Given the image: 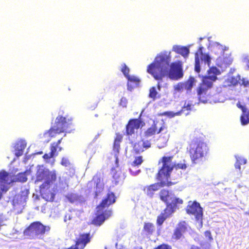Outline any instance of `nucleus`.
Listing matches in <instances>:
<instances>
[{
	"mask_svg": "<svg viewBox=\"0 0 249 249\" xmlns=\"http://www.w3.org/2000/svg\"><path fill=\"white\" fill-rule=\"evenodd\" d=\"M170 62L171 52H161L156 56L154 61L148 66L147 71L157 80L166 76L173 80L181 78L183 77L181 62L175 61L170 65Z\"/></svg>",
	"mask_w": 249,
	"mask_h": 249,
	"instance_id": "1",
	"label": "nucleus"
},
{
	"mask_svg": "<svg viewBox=\"0 0 249 249\" xmlns=\"http://www.w3.org/2000/svg\"><path fill=\"white\" fill-rule=\"evenodd\" d=\"M207 72V75L203 77V83L197 90L199 100L203 103H207L208 101L212 102L208 98V89L212 87L213 82L217 79V76L221 74L220 71L215 67L210 68Z\"/></svg>",
	"mask_w": 249,
	"mask_h": 249,
	"instance_id": "2",
	"label": "nucleus"
},
{
	"mask_svg": "<svg viewBox=\"0 0 249 249\" xmlns=\"http://www.w3.org/2000/svg\"><path fill=\"white\" fill-rule=\"evenodd\" d=\"M172 159L173 157H163L159 161V164H162V167L159 172V178L163 185L168 184V178L174 168L185 169L186 168L185 164L181 163L176 164L172 162Z\"/></svg>",
	"mask_w": 249,
	"mask_h": 249,
	"instance_id": "3",
	"label": "nucleus"
},
{
	"mask_svg": "<svg viewBox=\"0 0 249 249\" xmlns=\"http://www.w3.org/2000/svg\"><path fill=\"white\" fill-rule=\"evenodd\" d=\"M36 183L39 181H44V183L40 185L41 191L43 192L46 188H48L50 183L55 181L56 178L55 171H49L42 165H37L36 167Z\"/></svg>",
	"mask_w": 249,
	"mask_h": 249,
	"instance_id": "4",
	"label": "nucleus"
},
{
	"mask_svg": "<svg viewBox=\"0 0 249 249\" xmlns=\"http://www.w3.org/2000/svg\"><path fill=\"white\" fill-rule=\"evenodd\" d=\"M115 201L114 195L112 193H108L107 198L103 200L101 204L97 208V216L94 221L95 224L100 225L103 223L106 219L105 216L102 214L103 209L114 203Z\"/></svg>",
	"mask_w": 249,
	"mask_h": 249,
	"instance_id": "5",
	"label": "nucleus"
},
{
	"mask_svg": "<svg viewBox=\"0 0 249 249\" xmlns=\"http://www.w3.org/2000/svg\"><path fill=\"white\" fill-rule=\"evenodd\" d=\"M160 197L161 199L167 204L166 211L170 209L172 212H174L177 204H182L183 202L181 199L176 198L174 195L169 194L167 191L164 190L160 191Z\"/></svg>",
	"mask_w": 249,
	"mask_h": 249,
	"instance_id": "6",
	"label": "nucleus"
},
{
	"mask_svg": "<svg viewBox=\"0 0 249 249\" xmlns=\"http://www.w3.org/2000/svg\"><path fill=\"white\" fill-rule=\"evenodd\" d=\"M207 147L205 143L193 142L190 145V153L193 160L204 156L207 152Z\"/></svg>",
	"mask_w": 249,
	"mask_h": 249,
	"instance_id": "7",
	"label": "nucleus"
},
{
	"mask_svg": "<svg viewBox=\"0 0 249 249\" xmlns=\"http://www.w3.org/2000/svg\"><path fill=\"white\" fill-rule=\"evenodd\" d=\"M69 124V121H67V119L65 117L58 116L56 118L55 124L49 132L44 134V136L48 135L53 137L54 134L64 132L68 127Z\"/></svg>",
	"mask_w": 249,
	"mask_h": 249,
	"instance_id": "8",
	"label": "nucleus"
},
{
	"mask_svg": "<svg viewBox=\"0 0 249 249\" xmlns=\"http://www.w3.org/2000/svg\"><path fill=\"white\" fill-rule=\"evenodd\" d=\"M201 49L202 48L200 47L195 55V71L197 72L200 71V67L203 64L207 65L209 67L211 60L209 55L202 53Z\"/></svg>",
	"mask_w": 249,
	"mask_h": 249,
	"instance_id": "9",
	"label": "nucleus"
},
{
	"mask_svg": "<svg viewBox=\"0 0 249 249\" xmlns=\"http://www.w3.org/2000/svg\"><path fill=\"white\" fill-rule=\"evenodd\" d=\"M49 227H44L39 222H36L32 224L24 232L25 235L30 236L32 237L39 234L44 233L46 231H48Z\"/></svg>",
	"mask_w": 249,
	"mask_h": 249,
	"instance_id": "10",
	"label": "nucleus"
},
{
	"mask_svg": "<svg viewBox=\"0 0 249 249\" xmlns=\"http://www.w3.org/2000/svg\"><path fill=\"white\" fill-rule=\"evenodd\" d=\"M187 212L188 213L194 215L196 220L200 221L202 224V217L203 215L202 209L200 207L199 203L195 202H189Z\"/></svg>",
	"mask_w": 249,
	"mask_h": 249,
	"instance_id": "11",
	"label": "nucleus"
},
{
	"mask_svg": "<svg viewBox=\"0 0 249 249\" xmlns=\"http://www.w3.org/2000/svg\"><path fill=\"white\" fill-rule=\"evenodd\" d=\"M144 123L139 119L130 120L126 126V132L128 135L134 133L135 130H138L140 127L144 125Z\"/></svg>",
	"mask_w": 249,
	"mask_h": 249,
	"instance_id": "12",
	"label": "nucleus"
},
{
	"mask_svg": "<svg viewBox=\"0 0 249 249\" xmlns=\"http://www.w3.org/2000/svg\"><path fill=\"white\" fill-rule=\"evenodd\" d=\"M162 131H164V135H160L157 141V146L159 148H162L166 146L169 137V135L167 133V129L164 125H163L160 128L158 133H160Z\"/></svg>",
	"mask_w": 249,
	"mask_h": 249,
	"instance_id": "13",
	"label": "nucleus"
},
{
	"mask_svg": "<svg viewBox=\"0 0 249 249\" xmlns=\"http://www.w3.org/2000/svg\"><path fill=\"white\" fill-rule=\"evenodd\" d=\"M232 61L231 57L225 53L221 56H219L216 59L217 65L221 68H226L231 63Z\"/></svg>",
	"mask_w": 249,
	"mask_h": 249,
	"instance_id": "14",
	"label": "nucleus"
},
{
	"mask_svg": "<svg viewBox=\"0 0 249 249\" xmlns=\"http://www.w3.org/2000/svg\"><path fill=\"white\" fill-rule=\"evenodd\" d=\"M157 178L159 181H160V183H157L156 184H152L151 185L146 187L144 189V191L148 196H151L155 191L158 190L161 187L166 185H163L161 182V180L159 179V174H158ZM166 185H169V182L168 183V184H167Z\"/></svg>",
	"mask_w": 249,
	"mask_h": 249,
	"instance_id": "15",
	"label": "nucleus"
},
{
	"mask_svg": "<svg viewBox=\"0 0 249 249\" xmlns=\"http://www.w3.org/2000/svg\"><path fill=\"white\" fill-rule=\"evenodd\" d=\"M240 80V76L239 75L236 76H232L229 74L226 76L224 82V86L225 87H229L231 86H235L237 84Z\"/></svg>",
	"mask_w": 249,
	"mask_h": 249,
	"instance_id": "16",
	"label": "nucleus"
},
{
	"mask_svg": "<svg viewBox=\"0 0 249 249\" xmlns=\"http://www.w3.org/2000/svg\"><path fill=\"white\" fill-rule=\"evenodd\" d=\"M210 47L212 51L219 56L223 55L227 49L226 47L220 45L218 42L213 43Z\"/></svg>",
	"mask_w": 249,
	"mask_h": 249,
	"instance_id": "17",
	"label": "nucleus"
},
{
	"mask_svg": "<svg viewBox=\"0 0 249 249\" xmlns=\"http://www.w3.org/2000/svg\"><path fill=\"white\" fill-rule=\"evenodd\" d=\"M26 146V142L25 140L18 141L15 146V154L18 157L23 154V150Z\"/></svg>",
	"mask_w": 249,
	"mask_h": 249,
	"instance_id": "18",
	"label": "nucleus"
},
{
	"mask_svg": "<svg viewBox=\"0 0 249 249\" xmlns=\"http://www.w3.org/2000/svg\"><path fill=\"white\" fill-rule=\"evenodd\" d=\"M172 51L181 55L184 58L187 57L189 53V48L180 45H174L172 48Z\"/></svg>",
	"mask_w": 249,
	"mask_h": 249,
	"instance_id": "19",
	"label": "nucleus"
},
{
	"mask_svg": "<svg viewBox=\"0 0 249 249\" xmlns=\"http://www.w3.org/2000/svg\"><path fill=\"white\" fill-rule=\"evenodd\" d=\"M29 173L30 171H27L25 173H19L16 176H13L11 174L7 173V177H9V178L12 180L11 183L16 181L25 182L27 179V176Z\"/></svg>",
	"mask_w": 249,
	"mask_h": 249,
	"instance_id": "20",
	"label": "nucleus"
},
{
	"mask_svg": "<svg viewBox=\"0 0 249 249\" xmlns=\"http://www.w3.org/2000/svg\"><path fill=\"white\" fill-rule=\"evenodd\" d=\"M93 180L96 184L95 194L98 195V193L102 191L104 188V183L102 178L96 176L94 177Z\"/></svg>",
	"mask_w": 249,
	"mask_h": 249,
	"instance_id": "21",
	"label": "nucleus"
},
{
	"mask_svg": "<svg viewBox=\"0 0 249 249\" xmlns=\"http://www.w3.org/2000/svg\"><path fill=\"white\" fill-rule=\"evenodd\" d=\"M126 78L128 81L127 88L129 90H131L134 87L137 86L140 82L139 79L133 75H128Z\"/></svg>",
	"mask_w": 249,
	"mask_h": 249,
	"instance_id": "22",
	"label": "nucleus"
},
{
	"mask_svg": "<svg viewBox=\"0 0 249 249\" xmlns=\"http://www.w3.org/2000/svg\"><path fill=\"white\" fill-rule=\"evenodd\" d=\"M9 177H7V173L5 171L0 172V187L1 185H9L11 183L12 179L9 178Z\"/></svg>",
	"mask_w": 249,
	"mask_h": 249,
	"instance_id": "23",
	"label": "nucleus"
},
{
	"mask_svg": "<svg viewBox=\"0 0 249 249\" xmlns=\"http://www.w3.org/2000/svg\"><path fill=\"white\" fill-rule=\"evenodd\" d=\"M139 145H142L143 147L145 148H148L150 147L151 143L148 141H140L138 142L137 143H135L134 146V150L137 152H140L144 150L142 147H139Z\"/></svg>",
	"mask_w": 249,
	"mask_h": 249,
	"instance_id": "24",
	"label": "nucleus"
},
{
	"mask_svg": "<svg viewBox=\"0 0 249 249\" xmlns=\"http://www.w3.org/2000/svg\"><path fill=\"white\" fill-rule=\"evenodd\" d=\"M158 129L155 123L144 132L145 136L146 137H149L154 135L156 132L158 133Z\"/></svg>",
	"mask_w": 249,
	"mask_h": 249,
	"instance_id": "25",
	"label": "nucleus"
},
{
	"mask_svg": "<svg viewBox=\"0 0 249 249\" xmlns=\"http://www.w3.org/2000/svg\"><path fill=\"white\" fill-rule=\"evenodd\" d=\"M173 213V212H172L171 210H170V209L167 211H166V210H165V214L164 215L161 214L158 216V219H157V223L159 225H161L163 223L164 221L165 220L166 217Z\"/></svg>",
	"mask_w": 249,
	"mask_h": 249,
	"instance_id": "26",
	"label": "nucleus"
},
{
	"mask_svg": "<svg viewBox=\"0 0 249 249\" xmlns=\"http://www.w3.org/2000/svg\"><path fill=\"white\" fill-rule=\"evenodd\" d=\"M196 81L193 77H191L187 82L184 83L185 89L190 90L193 86L196 85Z\"/></svg>",
	"mask_w": 249,
	"mask_h": 249,
	"instance_id": "27",
	"label": "nucleus"
},
{
	"mask_svg": "<svg viewBox=\"0 0 249 249\" xmlns=\"http://www.w3.org/2000/svg\"><path fill=\"white\" fill-rule=\"evenodd\" d=\"M241 122L243 125L249 123V110H244L243 109V115L241 117Z\"/></svg>",
	"mask_w": 249,
	"mask_h": 249,
	"instance_id": "28",
	"label": "nucleus"
},
{
	"mask_svg": "<svg viewBox=\"0 0 249 249\" xmlns=\"http://www.w3.org/2000/svg\"><path fill=\"white\" fill-rule=\"evenodd\" d=\"M143 228L144 230L148 234H152L155 231L154 226L150 223H145Z\"/></svg>",
	"mask_w": 249,
	"mask_h": 249,
	"instance_id": "29",
	"label": "nucleus"
},
{
	"mask_svg": "<svg viewBox=\"0 0 249 249\" xmlns=\"http://www.w3.org/2000/svg\"><path fill=\"white\" fill-rule=\"evenodd\" d=\"M177 228L184 233L187 231L188 226L185 222L183 221L179 223Z\"/></svg>",
	"mask_w": 249,
	"mask_h": 249,
	"instance_id": "30",
	"label": "nucleus"
},
{
	"mask_svg": "<svg viewBox=\"0 0 249 249\" xmlns=\"http://www.w3.org/2000/svg\"><path fill=\"white\" fill-rule=\"evenodd\" d=\"M158 95V92L157 91V89L155 87L151 88L149 90V97L151 98L155 99Z\"/></svg>",
	"mask_w": 249,
	"mask_h": 249,
	"instance_id": "31",
	"label": "nucleus"
},
{
	"mask_svg": "<svg viewBox=\"0 0 249 249\" xmlns=\"http://www.w3.org/2000/svg\"><path fill=\"white\" fill-rule=\"evenodd\" d=\"M175 90L177 92H181L185 89L184 83H178L174 86Z\"/></svg>",
	"mask_w": 249,
	"mask_h": 249,
	"instance_id": "32",
	"label": "nucleus"
},
{
	"mask_svg": "<svg viewBox=\"0 0 249 249\" xmlns=\"http://www.w3.org/2000/svg\"><path fill=\"white\" fill-rule=\"evenodd\" d=\"M183 233L179 230V229H178V228H176L173 235L172 236V238L176 240H178L181 238L182 234Z\"/></svg>",
	"mask_w": 249,
	"mask_h": 249,
	"instance_id": "33",
	"label": "nucleus"
},
{
	"mask_svg": "<svg viewBox=\"0 0 249 249\" xmlns=\"http://www.w3.org/2000/svg\"><path fill=\"white\" fill-rule=\"evenodd\" d=\"M142 161V157L140 156L136 157L134 161L132 162V165L134 166L139 165L141 164Z\"/></svg>",
	"mask_w": 249,
	"mask_h": 249,
	"instance_id": "34",
	"label": "nucleus"
},
{
	"mask_svg": "<svg viewBox=\"0 0 249 249\" xmlns=\"http://www.w3.org/2000/svg\"><path fill=\"white\" fill-rule=\"evenodd\" d=\"M61 140H59L57 143H53L51 147V152H50L53 157L56 155L55 152L58 145L60 143Z\"/></svg>",
	"mask_w": 249,
	"mask_h": 249,
	"instance_id": "35",
	"label": "nucleus"
},
{
	"mask_svg": "<svg viewBox=\"0 0 249 249\" xmlns=\"http://www.w3.org/2000/svg\"><path fill=\"white\" fill-rule=\"evenodd\" d=\"M121 71L124 73V75L127 77L129 75L128 73L129 71V68L126 66L125 64H124L121 68Z\"/></svg>",
	"mask_w": 249,
	"mask_h": 249,
	"instance_id": "36",
	"label": "nucleus"
},
{
	"mask_svg": "<svg viewBox=\"0 0 249 249\" xmlns=\"http://www.w3.org/2000/svg\"><path fill=\"white\" fill-rule=\"evenodd\" d=\"M67 199L71 202H74L77 198V196L75 194H69L67 196Z\"/></svg>",
	"mask_w": 249,
	"mask_h": 249,
	"instance_id": "37",
	"label": "nucleus"
},
{
	"mask_svg": "<svg viewBox=\"0 0 249 249\" xmlns=\"http://www.w3.org/2000/svg\"><path fill=\"white\" fill-rule=\"evenodd\" d=\"M122 136L121 135L117 136L115 142H114V148H116L118 150V148L119 146V142L122 139Z\"/></svg>",
	"mask_w": 249,
	"mask_h": 249,
	"instance_id": "38",
	"label": "nucleus"
},
{
	"mask_svg": "<svg viewBox=\"0 0 249 249\" xmlns=\"http://www.w3.org/2000/svg\"><path fill=\"white\" fill-rule=\"evenodd\" d=\"M9 188V185L1 184L0 187V199L2 196V192H6Z\"/></svg>",
	"mask_w": 249,
	"mask_h": 249,
	"instance_id": "39",
	"label": "nucleus"
},
{
	"mask_svg": "<svg viewBox=\"0 0 249 249\" xmlns=\"http://www.w3.org/2000/svg\"><path fill=\"white\" fill-rule=\"evenodd\" d=\"M204 234L208 241L211 242L213 240V237L210 231H206L205 232Z\"/></svg>",
	"mask_w": 249,
	"mask_h": 249,
	"instance_id": "40",
	"label": "nucleus"
},
{
	"mask_svg": "<svg viewBox=\"0 0 249 249\" xmlns=\"http://www.w3.org/2000/svg\"><path fill=\"white\" fill-rule=\"evenodd\" d=\"M163 115H166L170 118L174 117L175 115H178L179 114V112H177L176 113H174L172 111L169 112H165L163 113Z\"/></svg>",
	"mask_w": 249,
	"mask_h": 249,
	"instance_id": "41",
	"label": "nucleus"
},
{
	"mask_svg": "<svg viewBox=\"0 0 249 249\" xmlns=\"http://www.w3.org/2000/svg\"><path fill=\"white\" fill-rule=\"evenodd\" d=\"M68 186L67 182L66 180H61V179L59 178V187L62 188H65L66 187Z\"/></svg>",
	"mask_w": 249,
	"mask_h": 249,
	"instance_id": "42",
	"label": "nucleus"
},
{
	"mask_svg": "<svg viewBox=\"0 0 249 249\" xmlns=\"http://www.w3.org/2000/svg\"><path fill=\"white\" fill-rule=\"evenodd\" d=\"M155 249H172L171 246L166 245V244H162L160 246H158L157 248H155Z\"/></svg>",
	"mask_w": 249,
	"mask_h": 249,
	"instance_id": "43",
	"label": "nucleus"
},
{
	"mask_svg": "<svg viewBox=\"0 0 249 249\" xmlns=\"http://www.w3.org/2000/svg\"><path fill=\"white\" fill-rule=\"evenodd\" d=\"M238 83L241 85H244L246 87L249 86V82L244 78L242 79V80L240 79Z\"/></svg>",
	"mask_w": 249,
	"mask_h": 249,
	"instance_id": "44",
	"label": "nucleus"
},
{
	"mask_svg": "<svg viewBox=\"0 0 249 249\" xmlns=\"http://www.w3.org/2000/svg\"><path fill=\"white\" fill-rule=\"evenodd\" d=\"M61 164L65 166H68L70 164V162L68 159L63 158L61 161Z\"/></svg>",
	"mask_w": 249,
	"mask_h": 249,
	"instance_id": "45",
	"label": "nucleus"
},
{
	"mask_svg": "<svg viewBox=\"0 0 249 249\" xmlns=\"http://www.w3.org/2000/svg\"><path fill=\"white\" fill-rule=\"evenodd\" d=\"M103 215H105L106 219L108 218L111 215V212L110 211H105L102 213Z\"/></svg>",
	"mask_w": 249,
	"mask_h": 249,
	"instance_id": "46",
	"label": "nucleus"
},
{
	"mask_svg": "<svg viewBox=\"0 0 249 249\" xmlns=\"http://www.w3.org/2000/svg\"><path fill=\"white\" fill-rule=\"evenodd\" d=\"M44 198L46 199L47 201H53V194H51L50 196H43Z\"/></svg>",
	"mask_w": 249,
	"mask_h": 249,
	"instance_id": "47",
	"label": "nucleus"
},
{
	"mask_svg": "<svg viewBox=\"0 0 249 249\" xmlns=\"http://www.w3.org/2000/svg\"><path fill=\"white\" fill-rule=\"evenodd\" d=\"M53 156L52 155L51 153H50L49 154H46L44 155L43 158L45 159H48L51 158H53Z\"/></svg>",
	"mask_w": 249,
	"mask_h": 249,
	"instance_id": "48",
	"label": "nucleus"
},
{
	"mask_svg": "<svg viewBox=\"0 0 249 249\" xmlns=\"http://www.w3.org/2000/svg\"><path fill=\"white\" fill-rule=\"evenodd\" d=\"M191 105L192 104H190L189 103L186 105V103L185 104V106L183 108L184 109L185 108H186L187 110H191Z\"/></svg>",
	"mask_w": 249,
	"mask_h": 249,
	"instance_id": "49",
	"label": "nucleus"
},
{
	"mask_svg": "<svg viewBox=\"0 0 249 249\" xmlns=\"http://www.w3.org/2000/svg\"><path fill=\"white\" fill-rule=\"evenodd\" d=\"M238 160H239V163L240 164H245L246 163V160L244 159H242V158H238Z\"/></svg>",
	"mask_w": 249,
	"mask_h": 249,
	"instance_id": "50",
	"label": "nucleus"
},
{
	"mask_svg": "<svg viewBox=\"0 0 249 249\" xmlns=\"http://www.w3.org/2000/svg\"><path fill=\"white\" fill-rule=\"evenodd\" d=\"M130 172H131L132 174H133V175L136 176V175H138L139 174V173L140 172V170H138L137 171L134 172V171H132V169H130Z\"/></svg>",
	"mask_w": 249,
	"mask_h": 249,
	"instance_id": "51",
	"label": "nucleus"
},
{
	"mask_svg": "<svg viewBox=\"0 0 249 249\" xmlns=\"http://www.w3.org/2000/svg\"><path fill=\"white\" fill-rule=\"evenodd\" d=\"M236 160H237V162H236V163L235 164V168L240 169V164L238 162L239 160H238V159H237V158H236Z\"/></svg>",
	"mask_w": 249,
	"mask_h": 249,
	"instance_id": "52",
	"label": "nucleus"
},
{
	"mask_svg": "<svg viewBox=\"0 0 249 249\" xmlns=\"http://www.w3.org/2000/svg\"><path fill=\"white\" fill-rule=\"evenodd\" d=\"M237 106L239 107V108H240L242 109V111L243 112V109H244V110H246L247 109L245 108V107H244L243 106H242V105H240V104L239 103H238L237 104Z\"/></svg>",
	"mask_w": 249,
	"mask_h": 249,
	"instance_id": "53",
	"label": "nucleus"
},
{
	"mask_svg": "<svg viewBox=\"0 0 249 249\" xmlns=\"http://www.w3.org/2000/svg\"><path fill=\"white\" fill-rule=\"evenodd\" d=\"M190 249H199L197 247H192Z\"/></svg>",
	"mask_w": 249,
	"mask_h": 249,
	"instance_id": "54",
	"label": "nucleus"
},
{
	"mask_svg": "<svg viewBox=\"0 0 249 249\" xmlns=\"http://www.w3.org/2000/svg\"><path fill=\"white\" fill-rule=\"evenodd\" d=\"M157 89L159 90H160V85L159 84L158 86V87H157Z\"/></svg>",
	"mask_w": 249,
	"mask_h": 249,
	"instance_id": "55",
	"label": "nucleus"
},
{
	"mask_svg": "<svg viewBox=\"0 0 249 249\" xmlns=\"http://www.w3.org/2000/svg\"><path fill=\"white\" fill-rule=\"evenodd\" d=\"M245 214H249V212H246L245 213Z\"/></svg>",
	"mask_w": 249,
	"mask_h": 249,
	"instance_id": "56",
	"label": "nucleus"
},
{
	"mask_svg": "<svg viewBox=\"0 0 249 249\" xmlns=\"http://www.w3.org/2000/svg\"><path fill=\"white\" fill-rule=\"evenodd\" d=\"M142 147L143 148V149H144V148L143 147L142 145H139V147Z\"/></svg>",
	"mask_w": 249,
	"mask_h": 249,
	"instance_id": "57",
	"label": "nucleus"
},
{
	"mask_svg": "<svg viewBox=\"0 0 249 249\" xmlns=\"http://www.w3.org/2000/svg\"><path fill=\"white\" fill-rule=\"evenodd\" d=\"M135 249H142V248L139 247V248H136Z\"/></svg>",
	"mask_w": 249,
	"mask_h": 249,
	"instance_id": "58",
	"label": "nucleus"
},
{
	"mask_svg": "<svg viewBox=\"0 0 249 249\" xmlns=\"http://www.w3.org/2000/svg\"><path fill=\"white\" fill-rule=\"evenodd\" d=\"M176 57L178 58V57H179V55H177V56H176Z\"/></svg>",
	"mask_w": 249,
	"mask_h": 249,
	"instance_id": "59",
	"label": "nucleus"
},
{
	"mask_svg": "<svg viewBox=\"0 0 249 249\" xmlns=\"http://www.w3.org/2000/svg\"><path fill=\"white\" fill-rule=\"evenodd\" d=\"M123 99H122L121 102H123Z\"/></svg>",
	"mask_w": 249,
	"mask_h": 249,
	"instance_id": "60",
	"label": "nucleus"
}]
</instances>
